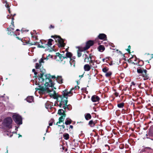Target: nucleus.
<instances>
[{
  "label": "nucleus",
  "instance_id": "nucleus-1",
  "mask_svg": "<svg viewBox=\"0 0 153 153\" xmlns=\"http://www.w3.org/2000/svg\"><path fill=\"white\" fill-rule=\"evenodd\" d=\"M40 71L42 74L40 73L39 74V84L41 85V84H43L44 85H41L38 86V88H36L35 92L38 90L39 93L40 94L49 93L51 97L56 99L57 102H60L59 104L58 102L55 103V105H58L60 107H62L64 109H65L67 107V104L68 102V96H72L73 92H75L74 91L75 88H78L79 89V87L76 86L75 88H72L69 92L65 90L63 91V96H57L55 91L53 88L56 89L53 87L54 83L51 80V78H56V76H51L50 74L44 75L45 72V70L44 69H42Z\"/></svg>",
  "mask_w": 153,
  "mask_h": 153
},
{
  "label": "nucleus",
  "instance_id": "nucleus-2",
  "mask_svg": "<svg viewBox=\"0 0 153 153\" xmlns=\"http://www.w3.org/2000/svg\"><path fill=\"white\" fill-rule=\"evenodd\" d=\"M12 120L11 117H7L4 119L2 123V127L3 128L10 129L12 128Z\"/></svg>",
  "mask_w": 153,
  "mask_h": 153
},
{
  "label": "nucleus",
  "instance_id": "nucleus-3",
  "mask_svg": "<svg viewBox=\"0 0 153 153\" xmlns=\"http://www.w3.org/2000/svg\"><path fill=\"white\" fill-rule=\"evenodd\" d=\"M137 71L138 73L142 74V77L143 78L144 80L147 79H149V77L147 74V70L144 69L143 68H139L137 69Z\"/></svg>",
  "mask_w": 153,
  "mask_h": 153
},
{
  "label": "nucleus",
  "instance_id": "nucleus-4",
  "mask_svg": "<svg viewBox=\"0 0 153 153\" xmlns=\"http://www.w3.org/2000/svg\"><path fill=\"white\" fill-rule=\"evenodd\" d=\"M51 37L53 38L56 42H58L59 47H64L65 46V44L63 40L60 36H52Z\"/></svg>",
  "mask_w": 153,
  "mask_h": 153
},
{
  "label": "nucleus",
  "instance_id": "nucleus-5",
  "mask_svg": "<svg viewBox=\"0 0 153 153\" xmlns=\"http://www.w3.org/2000/svg\"><path fill=\"white\" fill-rule=\"evenodd\" d=\"M13 118L15 123L19 125L22 124V120L20 116L18 114H15L13 116Z\"/></svg>",
  "mask_w": 153,
  "mask_h": 153
},
{
  "label": "nucleus",
  "instance_id": "nucleus-6",
  "mask_svg": "<svg viewBox=\"0 0 153 153\" xmlns=\"http://www.w3.org/2000/svg\"><path fill=\"white\" fill-rule=\"evenodd\" d=\"M48 56H47L46 58H44L43 59L42 58L40 59L39 61V63H37L36 64V69H38L40 68L42 65V63H44V60L48 59Z\"/></svg>",
  "mask_w": 153,
  "mask_h": 153
},
{
  "label": "nucleus",
  "instance_id": "nucleus-7",
  "mask_svg": "<svg viewBox=\"0 0 153 153\" xmlns=\"http://www.w3.org/2000/svg\"><path fill=\"white\" fill-rule=\"evenodd\" d=\"M94 44V42L93 41L90 40L88 41L86 43L85 47L83 48V50L85 51L88 49L91 46Z\"/></svg>",
  "mask_w": 153,
  "mask_h": 153
},
{
  "label": "nucleus",
  "instance_id": "nucleus-8",
  "mask_svg": "<svg viewBox=\"0 0 153 153\" xmlns=\"http://www.w3.org/2000/svg\"><path fill=\"white\" fill-rule=\"evenodd\" d=\"M100 99V98L99 97L96 95L93 96L91 98V100L94 102H99Z\"/></svg>",
  "mask_w": 153,
  "mask_h": 153
},
{
  "label": "nucleus",
  "instance_id": "nucleus-9",
  "mask_svg": "<svg viewBox=\"0 0 153 153\" xmlns=\"http://www.w3.org/2000/svg\"><path fill=\"white\" fill-rule=\"evenodd\" d=\"M63 56V59L66 58H69L70 59L72 56V53L68 51L66 52L65 54H62Z\"/></svg>",
  "mask_w": 153,
  "mask_h": 153
},
{
  "label": "nucleus",
  "instance_id": "nucleus-10",
  "mask_svg": "<svg viewBox=\"0 0 153 153\" xmlns=\"http://www.w3.org/2000/svg\"><path fill=\"white\" fill-rule=\"evenodd\" d=\"M98 37L100 39L104 40H106L107 38L106 35L103 33L100 34L98 36Z\"/></svg>",
  "mask_w": 153,
  "mask_h": 153
},
{
  "label": "nucleus",
  "instance_id": "nucleus-11",
  "mask_svg": "<svg viewBox=\"0 0 153 153\" xmlns=\"http://www.w3.org/2000/svg\"><path fill=\"white\" fill-rule=\"evenodd\" d=\"M65 116V114H64V116L61 117L59 119V121L56 124L58 125L61 122H63Z\"/></svg>",
  "mask_w": 153,
  "mask_h": 153
},
{
  "label": "nucleus",
  "instance_id": "nucleus-12",
  "mask_svg": "<svg viewBox=\"0 0 153 153\" xmlns=\"http://www.w3.org/2000/svg\"><path fill=\"white\" fill-rule=\"evenodd\" d=\"M83 57L84 58V62H89L90 58H89L88 56L86 54H85L83 55Z\"/></svg>",
  "mask_w": 153,
  "mask_h": 153
},
{
  "label": "nucleus",
  "instance_id": "nucleus-13",
  "mask_svg": "<svg viewBox=\"0 0 153 153\" xmlns=\"http://www.w3.org/2000/svg\"><path fill=\"white\" fill-rule=\"evenodd\" d=\"M56 80L59 84H62L63 83V79L61 76H58L56 77Z\"/></svg>",
  "mask_w": 153,
  "mask_h": 153
},
{
  "label": "nucleus",
  "instance_id": "nucleus-14",
  "mask_svg": "<svg viewBox=\"0 0 153 153\" xmlns=\"http://www.w3.org/2000/svg\"><path fill=\"white\" fill-rule=\"evenodd\" d=\"M84 68L85 71H88L90 70L91 68L88 64H86L84 65Z\"/></svg>",
  "mask_w": 153,
  "mask_h": 153
},
{
  "label": "nucleus",
  "instance_id": "nucleus-15",
  "mask_svg": "<svg viewBox=\"0 0 153 153\" xmlns=\"http://www.w3.org/2000/svg\"><path fill=\"white\" fill-rule=\"evenodd\" d=\"M27 101L29 102H31L33 101V98L32 96L27 97L26 99Z\"/></svg>",
  "mask_w": 153,
  "mask_h": 153
},
{
  "label": "nucleus",
  "instance_id": "nucleus-16",
  "mask_svg": "<svg viewBox=\"0 0 153 153\" xmlns=\"http://www.w3.org/2000/svg\"><path fill=\"white\" fill-rule=\"evenodd\" d=\"M53 41V40L52 39H49L48 40V42L47 44L45 45V46H46L49 47H50L52 45V42Z\"/></svg>",
  "mask_w": 153,
  "mask_h": 153
},
{
  "label": "nucleus",
  "instance_id": "nucleus-17",
  "mask_svg": "<svg viewBox=\"0 0 153 153\" xmlns=\"http://www.w3.org/2000/svg\"><path fill=\"white\" fill-rule=\"evenodd\" d=\"M90 63L92 64V66L94 68L97 67L96 63L91 60V58L90 56Z\"/></svg>",
  "mask_w": 153,
  "mask_h": 153
},
{
  "label": "nucleus",
  "instance_id": "nucleus-18",
  "mask_svg": "<svg viewBox=\"0 0 153 153\" xmlns=\"http://www.w3.org/2000/svg\"><path fill=\"white\" fill-rule=\"evenodd\" d=\"M49 103V102H47L45 104V107L47 109H51V105Z\"/></svg>",
  "mask_w": 153,
  "mask_h": 153
},
{
  "label": "nucleus",
  "instance_id": "nucleus-19",
  "mask_svg": "<svg viewBox=\"0 0 153 153\" xmlns=\"http://www.w3.org/2000/svg\"><path fill=\"white\" fill-rule=\"evenodd\" d=\"M58 114L60 115H62L63 116H64V114H65L64 111L62 109H60L58 110Z\"/></svg>",
  "mask_w": 153,
  "mask_h": 153
},
{
  "label": "nucleus",
  "instance_id": "nucleus-20",
  "mask_svg": "<svg viewBox=\"0 0 153 153\" xmlns=\"http://www.w3.org/2000/svg\"><path fill=\"white\" fill-rule=\"evenodd\" d=\"M85 119L87 120H88L91 118V116L90 114H87L85 116Z\"/></svg>",
  "mask_w": 153,
  "mask_h": 153
},
{
  "label": "nucleus",
  "instance_id": "nucleus-21",
  "mask_svg": "<svg viewBox=\"0 0 153 153\" xmlns=\"http://www.w3.org/2000/svg\"><path fill=\"white\" fill-rule=\"evenodd\" d=\"M99 51L100 52H102L105 50L104 46L102 45H100L98 48Z\"/></svg>",
  "mask_w": 153,
  "mask_h": 153
},
{
  "label": "nucleus",
  "instance_id": "nucleus-22",
  "mask_svg": "<svg viewBox=\"0 0 153 153\" xmlns=\"http://www.w3.org/2000/svg\"><path fill=\"white\" fill-rule=\"evenodd\" d=\"M70 63L71 66L73 65L74 67H75V61L74 60L72 59H70Z\"/></svg>",
  "mask_w": 153,
  "mask_h": 153
},
{
  "label": "nucleus",
  "instance_id": "nucleus-23",
  "mask_svg": "<svg viewBox=\"0 0 153 153\" xmlns=\"http://www.w3.org/2000/svg\"><path fill=\"white\" fill-rule=\"evenodd\" d=\"M88 124L91 127H93L95 125V123L92 120H91L89 121Z\"/></svg>",
  "mask_w": 153,
  "mask_h": 153
},
{
  "label": "nucleus",
  "instance_id": "nucleus-24",
  "mask_svg": "<svg viewBox=\"0 0 153 153\" xmlns=\"http://www.w3.org/2000/svg\"><path fill=\"white\" fill-rule=\"evenodd\" d=\"M148 134L150 136H153V130L152 129H150L149 131Z\"/></svg>",
  "mask_w": 153,
  "mask_h": 153
},
{
  "label": "nucleus",
  "instance_id": "nucleus-25",
  "mask_svg": "<svg viewBox=\"0 0 153 153\" xmlns=\"http://www.w3.org/2000/svg\"><path fill=\"white\" fill-rule=\"evenodd\" d=\"M71 123V120L70 119H67L65 120V123L66 125H67L70 124Z\"/></svg>",
  "mask_w": 153,
  "mask_h": 153
},
{
  "label": "nucleus",
  "instance_id": "nucleus-26",
  "mask_svg": "<svg viewBox=\"0 0 153 153\" xmlns=\"http://www.w3.org/2000/svg\"><path fill=\"white\" fill-rule=\"evenodd\" d=\"M3 3H5V6L7 8H8V10L9 12V13H10V8H9V5L7 3V1H4V2H3Z\"/></svg>",
  "mask_w": 153,
  "mask_h": 153
},
{
  "label": "nucleus",
  "instance_id": "nucleus-27",
  "mask_svg": "<svg viewBox=\"0 0 153 153\" xmlns=\"http://www.w3.org/2000/svg\"><path fill=\"white\" fill-rule=\"evenodd\" d=\"M58 56L59 57L60 59L61 60H62L63 59V56H62V54H65V53H62L61 54H60L59 53H58Z\"/></svg>",
  "mask_w": 153,
  "mask_h": 153
},
{
  "label": "nucleus",
  "instance_id": "nucleus-28",
  "mask_svg": "<svg viewBox=\"0 0 153 153\" xmlns=\"http://www.w3.org/2000/svg\"><path fill=\"white\" fill-rule=\"evenodd\" d=\"M111 74L112 73L110 71H109L106 73L105 76L106 77H108L110 76L111 75Z\"/></svg>",
  "mask_w": 153,
  "mask_h": 153
},
{
  "label": "nucleus",
  "instance_id": "nucleus-29",
  "mask_svg": "<svg viewBox=\"0 0 153 153\" xmlns=\"http://www.w3.org/2000/svg\"><path fill=\"white\" fill-rule=\"evenodd\" d=\"M64 137L65 139L68 140L69 138V135L68 134H66L64 135Z\"/></svg>",
  "mask_w": 153,
  "mask_h": 153
},
{
  "label": "nucleus",
  "instance_id": "nucleus-30",
  "mask_svg": "<svg viewBox=\"0 0 153 153\" xmlns=\"http://www.w3.org/2000/svg\"><path fill=\"white\" fill-rule=\"evenodd\" d=\"M53 122V120L51 119L49 123V126H51L52 125ZM49 127V126H48L47 128H48Z\"/></svg>",
  "mask_w": 153,
  "mask_h": 153
},
{
  "label": "nucleus",
  "instance_id": "nucleus-31",
  "mask_svg": "<svg viewBox=\"0 0 153 153\" xmlns=\"http://www.w3.org/2000/svg\"><path fill=\"white\" fill-rule=\"evenodd\" d=\"M124 106V103H120L117 105V106L119 108H122Z\"/></svg>",
  "mask_w": 153,
  "mask_h": 153
},
{
  "label": "nucleus",
  "instance_id": "nucleus-32",
  "mask_svg": "<svg viewBox=\"0 0 153 153\" xmlns=\"http://www.w3.org/2000/svg\"><path fill=\"white\" fill-rule=\"evenodd\" d=\"M108 69L107 68H105L102 69V71L103 72H104L105 73H106L108 71Z\"/></svg>",
  "mask_w": 153,
  "mask_h": 153
},
{
  "label": "nucleus",
  "instance_id": "nucleus-33",
  "mask_svg": "<svg viewBox=\"0 0 153 153\" xmlns=\"http://www.w3.org/2000/svg\"><path fill=\"white\" fill-rule=\"evenodd\" d=\"M78 56L79 57L81 56L82 55V53L80 52H78L77 53Z\"/></svg>",
  "mask_w": 153,
  "mask_h": 153
},
{
  "label": "nucleus",
  "instance_id": "nucleus-34",
  "mask_svg": "<svg viewBox=\"0 0 153 153\" xmlns=\"http://www.w3.org/2000/svg\"><path fill=\"white\" fill-rule=\"evenodd\" d=\"M7 30L8 31H11L12 30H14V29L13 28H7Z\"/></svg>",
  "mask_w": 153,
  "mask_h": 153
},
{
  "label": "nucleus",
  "instance_id": "nucleus-35",
  "mask_svg": "<svg viewBox=\"0 0 153 153\" xmlns=\"http://www.w3.org/2000/svg\"><path fill=\"white\" fill-rule=\"evenodd\" d=\"M32 71L33 72H34V74L35 75H36L37 74V73L35 72V70L34 69H33L32 70Z\"/></svg>",
  "mask_w": 153,
  "mask_h": 153
},
{
  "label": "nucleus",
  "instance_id": "nucleus-36",
  "mask_svg": "<svg viewBox=\"0 0 153 153\" xmlns=\"http://www.w3.org/2000/svg\"><path fill=\"white\" fill-rule=\"evenodd\" d=\"M64 123L63 122V125H62L61 126H60V125H59L58 124V126H61L63 128H65V126H64Z\"/></svg>",
  "mask_w": 153,
  "mask_h": 153
},
{
  "label": "nucleus",
  "instance_id": "nucleus-37",
  "mask_svg": "<svg viewBox=\"0 0 153 153\" xmlns=\"http://www.w3.org/2000/svg\"><path fill=\"white\" fill-rule=\"evenodd\" d=\"M130 46H129L128 47V49H126L127 51L128 52H130Z\"/></svg>",
  "mask_w": 153,
  "mask_h": 153
},
{
  "label": "nucleus",
  "instance_id": "nucleus-38",
  "mask_svg": "<svg viewBox=\"0 0 153 153\" xmlns=\"http://www.w3.org/2000/svg\"><path fill=\"white\" fill-rule=\"evenodd\" d=\"M39 47L40 48H45V45H40V44H39Z\"/></svg>",
  "mask_w": 153,
  "mask_h": 153
},
{
  "label": "nucleus",
  "instance_id": "nucleus-39",
  "mask_svg": "<svg viewBox=\"0 0 153 153\" xmlns=\"http://www.w3.org/2000/svg\"><path fill=\"white\" fill-rule=\"evenodd\" d=\"M12 33H13V32H12ZM8 34H9V35H12V34L11 33V31H8Z\"/></svg>",
  "mask_w": 153,
  "mask_h": 153
},
{
  "label": "nucleus",
  "instance_id": "nucleus-40",
  "mask_svg": "<svg viewBox=\"0 0 153 153\" xmlns=\"http://www.w3.org/2000/svg\"><path fill=\"white\" fill-rule=\"evenodd\" d=\"M134 59V60L135 61H136V60H137V59H136V58L135 57H132V59Z\"/></svg>",
  "mask_w": 153,
  "mask_h": 153
},
{
  "label": "nucleus",
  "instance_id": "nucleus-41",
  "mask_svg": "<svg viewBox=\"0 0 153 153\" xmlns=\"http://www.w3.org/2000/svg\"><path fill=\"white\" fill-rule=\"evenodd\" d=\"M67 51H62V52H61V53H66V52H67Z\"/></svg>",
  "mask_w": 153,
  "mask_h": 153
},
{
  "label": "nucleus",
  "instance_id": "nucleus-42",
  "mask_svg": "<svg viewBox=\"0 0 153 153\" xmlns=\"http://www.w3.org/2000/svg\"><path fill=\"white\" fill-rule=\"evenodd\" d=\"M10 16L9 15H8L7 16V18L8 19H10Z\"/></svg>",
  "mask_w": 153,
  "mask_h": 153
},
{
  "label": "nucleus",
  "instance_id": "nucleus-43",
  "mask_svg": "<svg viewBox=\"0 0 153 153\" xmlns=\"http://www.w3.org/2000/svg\"><path fill=\"white\" fill-rule=\"evenodd\" d=\"M70 127L72 129V128H73V126H72V125H70Z\"/></svg>",
  "mask_w": 153,
  "mask_h": 153
},
{
  "label": "nucleus",
  "instance_id": "nucleus-44",
  "mask_svg": "<svg viewBox=\"0 0 153 153\" xmlns=\"http://www.w3.org/2000/svg\"><path fill=\"white\" fill-rule=\"evenodd\" d=\"M13 23H14V22L13 21V20H12V21L11 24L13 25V26H14Z\"/></svg>",
  "mask_w": 153,
  "mask_h": 153
},
{
  "label": "nucleus",
  "instance_id": "nucleus-45",
  "mask_svg": "<svg viewBox=\"0 0 153 153\" xmlns=\"http://www.w3.org/2000/svg\"><path fill=\"white\" fill-rule=\"evenodd\" d=\"M50 27H51V28H54V26H52V25H51V26H50Z\"/></svg>",
  "mask_w": 153,
  "mask_h": 153
},
{
  "label": "nucleus",
  "instance_id": "nucleus-46",
  "mask_svg": "<svg viewBox=\"0 0 153 153\" xmlns=\"http://www.w3.org/2000/svg\"><path fill=\"white\" fill-rule=\"evenodd\" d=\"M118 95V93H115V95L116 96H117Z\"/></svg>",
  "mask_w": 153,
  "mask_h": 153
},
{
  "label": "nucleus",
  "instance_id": "nucleus-47",
  "mask_svg": "<svg viewBox=\"0 0 153 153\" xmlns=\"http://www.w3.org/2000/svg\"><path fill=\"white\" fill-rule=\"evenodd\" d=\"M105 59H102V61H103V62H105Z\"/></svg>",
  "mask_w": 153,
  "mask_h": 153
},
{
  "label": "nucleus",
  "instance_id": "nucleus-48",
  "mask_svg": "<svg viewBox=\"0 0 153 153\" xmlns=\"http://www.w3.org/2000/svg\"><path fill=\"white\" fill-rule=\"evenodd\" d=\"M18 128L17 127H16L15 130H17V129Z\"/></svg>",
  "mask_w": 153,
  "mask_h": 153
},
{
  "label": "nucleus",
  "instance_id": "nucleus-49",
  "mask_svg": "<svg viewBox=\"0 0 153 153\" xmlns=\"http://www.w3.org/2000/svg\"><path fill=\"white\" fill-rule=\"evenodd\" d=\"M19 137H22V135H20L19 134Z\"/></svg>",
  "mask_w": 153,
  "mask_h": 153
},
{
  "label": "nucleus",
  "instance_id": "nucleus-50",
  "mask_svg": "<svg viewBox=\"0 0 153 153\" xmlns=\"http://www.w3.org/2000/svg\"><path fill=\"white\" fill-rule=\"evenodd\" d=\"M14 133H16L17 132H12V134Z\"/></svg>",
  "mask_w": 153,
  "mask_h": 153
},
{
  "label": "nucleus",
  "instance_id": "nucleus-51",
  "mask_svg": "<svg viewBox=\"0 0 153 153\" xmlns=\"http://www.w3.org/2000/svg\"><path fill=\"white\" fill-rule=\"evenodd\" d=\"M19 29H17L16 30V31H19Z\"/></svg>",
  "mask_w": 153,
  "mask_h": 153
},
{
  "label": "nucleus",
  "instance_id": "nucleus-52",
  "mask_svg": "<svg viewBox=\"0 0 153 153\" xmlns=\"http://www.w3.org/2000/svg\"><path fill=\"white\" fill-rule=\"evenodd\" d=\"M151 129H152L153 130V126L151 128Z\"/></svg>",
  "mask_w": 153,
  "mask_h": 153
},
{
  "label": "nucleus",
  "instance_id": "nucleus-53",
  "mask_svg": "<svg viewBox=\"0 0 153 153\" xmlns=\"http://www.w3.org/2000/svg\"><path fill=\"white\" fill-rule=\"evenodd\" d=\"M12 136V134H11L10 136V137H11Z\"/></svg>",
  "mask_w": 153,
  "mask_h": 153
},
{
  "label": "nucleus",
  "instance_id": "nucleus-54",
  "mask_svg": "<svg viewBox=\"0 0 153 153\" xmlns=\"http://www.w3.org/2000/svg\"><path fill=\"white\" fill-rule=\"evenodd\" d=\"M48 129H47V130H46V132H48Z\"/></svg>",
  "mask_w": 153,
  "mask_h": 153
},
{
  "label": "nucleus",
  "instance_id": "nucleus-55",
  "mask_svg": "<svg viewBox=\"0 0 153 153\" xmlns=\"http://www.w3.org/2000/svg\"><path fill=\"white\" fill-rule=\"evenodd\" d=\"M81 76L82 77L83 76V75H82Z\"/></svg>",
  "mask_w": 153,
  "mask_h": 153
},
{
  "label": "nucleus",
  "instance_id": "nucleus-56",
  "mask_svg": "<svg viewBox=\"0 0 153 153\" xmlns=\"http://www.w3.org/2000/svg\"><path fill=\"white\" fill-rule=\"evenodd\" d=\"M7 134L8 136V133H7Z\"/></svg>",
  "mask_w": 153,
  "mask_h": 153
},
{
  "label": "nucleus",
  "instance_id": "nucleus-57",
  "mask_svg": "<svg viewBox=\"0 0 153 153\" xmlns=\"http://www.w3.org/2000/svg\"><path fill=\"white\" fill-rule=\"evenodd\" d=\"M147 148H148V149H149L150 148H149V147H147Z\"/></svg>",
  "mask_w": 153,
  "mask_h": 153
},
{
  "label": "nucleus",
  "instance_id": "nucleus-58",
  "mask_svg": "<svg viewBox=\"0 0 153 153\" xmlns=\"http://www.w3.org/2000/svg\"><path fill=\"white\" fill-rule=\"evenodd\" d=\"M43 139H44H44H45V137H44Z\"/></svg>",
  "mask_w": 153,
  "mask_h": 153
},
{
  "label": "nucleus",
  "instance_id": "nucleus-59",
  "mask_svg": "<svg viewBox=\"0 0 153 153\" xmlns=\"http://www.w3.org/2000/svg\"><path fill=\"white\" fill-rule=\"evenodd\" d=\"M7 153H8V151L7 150Z\"/></svg>",
  "mask_w": 153,
  "mask_h": 153
},
{
  "label": "nucleus",
  "instance_id": "nucleus-60",
  "mask_svg": "<svg viewBox=\"0 0 153 153\" xmlns=\"http://www.w3.org/2000/svg\"><path fill=\"white\" fill-rule=\"evenodd\" d=\"M28 31V30H27V31Z\"/></svg>",
  "mask_w": 153,
  "mask_h": 153
}]
</instances>
